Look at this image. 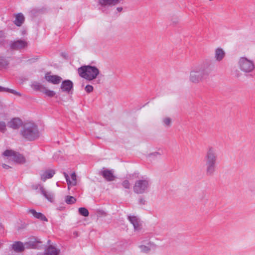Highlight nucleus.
<instances>
[{
  "mask_svg": "<svg viewBox=\"0 0 255 255\" xmlns=\"http://www.w3.org/2000/svg\"><path fill=\"white\" fill-rule=\"evenodd\" d=\"M7 64L8 62L5 59L0 58V68L5 67Z\"/></svg>",
  "mask_w": 255,
  "mask_h": 255,
  "instance_id": "32",
  "label": "nucleus"
},
{
  "mask_svg": "<svg viewBox=\"0 0 255 255\" xmlns=\"http://www.w3.org/2000/svg\"><path fill=\"white\" fill-rule=\"evenodd\" d=\"M122 186L127 189H129L131 187V184L128 180H124L122 183Z\"/></svg>",
  "mask_w": 255,
  "mask_h": 255,
  "instance_id": "31",
  "label": "nucleus"
},
{
  "mask_svg": "<svg viewBox=\"0 0 255 255\" xmlns=\"http://www.w3.org/2000/svg\"><path fill=\"white\" fill-rule=\"evenodd\" d=\"M207 76L208 73L202 65H195L190 71L189 81L192 84H198L202 82L205 77Z\"/></svg>",
  "mask_w": 255,
  "mask_h": 255,
  "instance_id": "1",
  "label": "nucleus"
},
{
  "mask_svg": "<svg viewBox=\"0 0 255 255\" xmlns=\"http://www.w3.org/2000/svg\"><path fill=\"white\" fill-rule=\"evenodd\" d=\"M55 174V171L54 170L49 169L46 170L41 173V179L45 182L47 179L52 178Z\"/></svg>",
  "mask_w": 255,
  "mask_h": 255,
  "instance_id": "21",
  "label": "nucleus"
},
{
  "mask_svg": "<svg viewBox=\"0 0 255 255\" xmlns=\"http://www.w3.org/2000/svg\"><path fill=\"white\" fill-rule=\"evenodd\" d=\"M37 255H47V254H46V252L45 251V253H39L38 254H37Z\"/></svg>",
  "mask_w": 255,
  "mask_h": 255,
  "instance_id": "42",
  "label": "nucleus"
},
{
  "mask_svg": "<svg viewBox=\"0 0 255 255\" xmlns=\"http://www.w3.org/2000/svg\"><path fill=\"white\" fill-rule=\"evenodd\" d=\"M160 155V154L158 152H155L151 153L150 154H149V157H151L152 156H156L157 155Z\"/></svg>",
  "mask_w": 255,
  "mask_h": 255,
  "instance_id": "37",
  "label": "nucleus"
},
{
  "mask_svg": "<svg viewBox=\"0 0 255 255\" xmlns=\"http://www.w3.org/2000/svg\"><path fill=\"white\" fill-rule=\"evenodd\" d=\"M154 246V244L149 242L147 244V245H140L138 246L141 252L143 253H148Z\"/></svg>",
  "mask_w": 255,
  "mask_h": 255,
  "instance_id": "25",
  "label": "nucleus"
},
{
  "mask_svg": "<svg viewBox=\"0 0 255 255\" xmlns=\"http://www.w3.org/2000/svg\"><path fill=\"white\" fill-rule=\"evenodd\" d=\"M150 186V179L148 177L142 176L135 181L133 190L136 194H143L148 191Z\"/></svg>",
  "mask_w": 255,
  "mask_h": 255,
  "instance_id": "3",
  "label": "nucleus"
},
{
  "mask_svg": "<svg viewBox=\"0 0 255 255\" xmlns=\"http://www.w3.org/2000/svg\"><path fill=\"white\" fill-rule=\"evenodd\" d=\"M121 0H98L100 8L103 11L107 8L114 6L121 2Z\"/></svg>",
  "mask_w": 255,
  "mask_h": 255,
  "instance_id": "8",
  "label": "nucleus"
},
{
  "mask_svg": "<svg viewBox=\"0 0 255 255\" xmlns=\"http://www.w3.org/2000/svg\"><path fill=\"white\" fill-rule=\"evenodd\" d=\"M73 88V83L69 80H66L62 82L61 88L63 92L69 93Z\"/></svg>",
  "mask_w": 255,
  "mask_h": 255,
  "instance_id": "19",
  "label": "nucleus"
},
{
  "mask_svg": "<svg viewBox=\"0 0 255 255\" xmlns=\"http://www.w3.org/2000/svg\"><path fill=\"white\" fill-rule=\"evenodd\" d=\"M218 154L215 147L208 146L205 155V161L217 163Z\"/></svg>",
  "mask_w": 255,
  "mask_h": 255,
  "instance_id": "7",
  "label": "nucleus"
},
{
  "mask_svg": "<svg viewBox=\"0 0 255 255\" xmlns=\"http://www.w3.org/2000/svg\"><path fill=\"white\" fill-rule=\"evenodd\" d=\"M8 127L13 129H17L22 126H23V123L22 121L18 118H13L8 123Z\"/></svg>",
  "mask_w": 255,
  "mask_h": 255,
  "instance_id": "14",
  "label": "nucleus"
},
{
  "mask_svg": "<svg viewBox=\"0 0 255 255\" xmlns=\"http://www.w3.org/2000/svg\"><path fill=\"white\" fill-rule=\"evenodd\" d=\"M145 200L143 198H140L138 200V203L140 205H144L145 204Z\"/></svg>",
  "mask_w": 255,
  "mask_h": 255,
  "instance_id": "36",
  "label": "nucleus"
},
{
  "mask_svg": "<svg viewBox=\"0 0 255 255\" xmlns=\"http://www.w3.org/2000/svg\"><path fill=\"white\" fill-rule=\"evenodd\" d=\"M41 242L36 238L31 239L28 242L24 243L25 249H36L38 248V244Z\"/></svg>",
  "mask_w": 255,
  "mask_h": 255,
  "instance_id": "18",
  "label": "nucleus"
},
{
  "mask_svg": "<svg viewBox=\"0 0 255 255\" xmlns=\"http://www.w3.org/2000/svg\"><path fill=\"white\" fill-rule=\"evenodd\" d=\"M41 92L49 97H52L55 95L53 91L48 90L44 87L41 89Z\"/></svg>",
  "mask_w": 255,
  "mask_h": 255,
  "instance_id": "26",
  "label": "nucleus"
},
{
  "mask_svg": "<svg viewBox=\"0 0 255 255\" xmlns=\"http://www.w3.org/2000/svg\"><path fill=\"white\" fill-rule=\"evenodd\" d=\"M11 248L15 253H21L25 249L24 244L20 241L14 242L11 245Z\"/></svg>",
  "mask_w": 255,
  "mask_h": 255,
  "instance_id": "15",
  "label": "nucleus"
},
{
  "mask_svg": "<svg viewBox=\"0 0 255 255\" xmlns=\"http://www.w3.org/2000/svg\"><path fill=\"white\" fill-rule=\"evenodd\" d=\"M217 163L205 161V172L208 176H213L216 171Z\"/></svg>",
  "mask_w": 255,
  "mask_h": 255,
  "instance_id": "9",
  "label": "nucleus"
},
{
  "mask_svg": "<svg viewBox=\"0 0 255 255\" xmlns=\"http://www.w3.org/2000/svg\"><path fill=\"white\" fill-rule=\"evenodd\" d=\"M101 175L108 181H112L115 180V176L113 174L112 170L103 168V170L101 172Z\"/></svg>",
  "mask_w": 255,
  "mask_h": 255,
  "instance_id": "12",
  "label": "nucleus"
},
{
  "mask_svg": "<svg viewBox=\"0 0 255 255\" xmlns=\"http://www.w3.org/2000/svg\"><path fill=\"white\" fill-rule=\"evenodd\" d=\"M6 92H9L10 93H12L15 95H17V96H21V95L20 93L16 91L15 90H13V89H8L7 88L6 89Z\"/></svg>",
  "mask_w": 255,
  "mask_h": 255,
  "instance_id": "34",
  "label": "nucleus"
},
{
  "mask_svg": "<svg viewBox=\"0 0 255 255\" xmlns=\"http://www.w3.org/2000/svg\"><path fill=\"white\" fill-rule=\"evenodd\" d=\"M21 134L24 138L29 140H33L39 136L37 126L32 122H28L23 124L21 130Z\"/></svg>",
  "mask_w": 255,
  "mask_h": 255,
  "instance_id": "2",
  "label": "nucleus"
},
{
  "mask_svg": "<svg viewBox=\"0 0 255 255\" xmlns=\"http://www.w3.org/2000/svg\"><path fill=\"white\" fill-rule=\"evenodd\" d=\"M172 120L169 117H165L162 120V123L164 127L169 128L171 125Z\"/></svg>",
  "mask_w": 255,
  "mask_h": 255,
  "instance_id": "27",
  "label": "nucleus"
},
{
  "mask_svg": "<svg viewBox=\"0 0 255 255\" xmlns=\"http://www.w3.org/2000/svg\"><path fill=\"white\" fill-rule=\"evenodd\" d=\"M40 193L49 202H52L54 199V194L50 191L46 190L43 186L40 187Z\"/></svg>",
  "mask_w": 255,
  "mask_h": 255,
  "instance_id": "13",
  "label": "nucleus"
},
{
  "mask_svg": "<svg viewBox=\"0 0 255 255\" xmlns=\"http://www.w3.org/2000/svg\"><path fill=\"white\" fill-rule=\"evenodd\" d=\"M64 176L68 184V188L69 189L70 186H74L77 184V177L75 173H72L71 175V180H70L69 176L65 173H63Z\"/></svg>",
  "mask_w": 255,
  "mask_h": 255,
  "instance_id": "11",
  "label": "nucleus"
},
{
  "mask_svg": "<svg viewBox=\"0 0 255 255\" xmlns=\"http://www.w3.org/2000/svg\"><path fill=\"white\" fill-rule=\"evenodd\" d=\"M128 219L133 226L134 229L135 231H139L140 230L141 223L138 218L136 216H128Z\"/></svg>",
  "mask_w": 255,
  "mask_h": 255,
  "instance_id": "17",
  "label": "nucleus"
},
{
  "mask_svg": "<svg viewBox=\"0 0 255 255\" xmlns=\"http://www.w3.org/2000/svg\"><path fill=\"white\" fill-rule=\"evenodd\" d=\"M28 213L32 214L36 219L43 221H47V219L43 214L40 212H37L34 209L28 210Z\"/></svg>",
  "mask_w": 255,
  "mask_h": 255,
  "instance_id": "22",
  "label": "nucleus"
},
{
  "mask_svg": "<svg viewBox=\"0 0 255 255\" xmlns=\"http://www.w3.org/2000/svg\"><path fill=\"white\" fill-rule=\"evenodd\" d=\"M241 75V73H240L239 72H238V73H237V74H236L235 76H236V77H237V78H239Z\"/></svg>",
  "mask_w": 255,
  "mask_h": 255,
  "instance_id": "41",
  "label": "nucleus"
},
{
  "mask_svg": "<svg viewBox=\"0 0 255 255\" xmlns=\"http://www.w3.org/2000/svg\"><path fill=\"white\" fill-rule=\"evenodd\" d=\"M79 213L80 215L84 216V217H88L89 216V211L88 210L84 207H81L79 208L78 209Z\"/></svg>",
  "mask_w": 255,
  "mask_h": 255,
  "instance_id": "29",
  "label": "nucleus"
},
{
  "mask_svg": "<svg viewBox=\"0 0 255 255\" xmlns=\"http://www.w3.org/2000/svg\"><path fill=\"white\" fill-rule=\"evenodd\" d=\"M85 89L87 93H89L93 91V87L91 85H88L86 86Z\"/></svg>",
  "mask_w": 255,
  "mask_h": 255,
  "instance_id": "35",
  "label": "nucleus"
},
{
  "mask_svg": "<svg viewBox=\"0 0 255 255\" xmlns=\"http://www.w3.org/2000/svg\"><path fill=\"white\" fill-rule=\"evenodd\" d=\"M6 130V124L4 122H0V131L5 132Z\"/></svg>",
  "mask_w": 255,
  "mask_h": 255,
  "instance_id": "33",
  "label": "nucleus"
},
{
  "mask_svg": "<svg viewBox=\"0 0 255 255\" xmlns=\"http://www.w3.org/2000/svg\"><path fill=\"white\" fill-rule=\"evenodd\" d=\"M226 52L222 48L218 47L215 50L214 58L217 62L221 61L225 57Z\"/></svg>",
  "mask_w": 255,
  "mask_h": 255,
  "instance_id": "16",
  "label": "nucleus"
},
{
  "mask_svg": "<svg viewBox=\"0 0 255 255\" xmlns=\"http://www.w3.org/2000/svg\"><path fill=\"white\" fill-rule=\"evenodd\" d=\"M2 167L3 168L6 169H8L10 168V167L9 165H7L6 164H2Z\"/></svg>",
  "mask_w": 255,
  "mask_h": 255,
  "instance_id": "38",
  "label": "nucleus"
},
{
  "mask_svg": "<svg viewBox=\"0 0 255 255\" xmlns=\"http://www.w3.org/2000/svg\"><path fill=\"white\" fill-rule=\"evenodd\" d=\"M65 201L68 204H72L76 202V199L73 196H67L66 197Z\"/></svg>",
  "mask_w": 255,
  "mask_h": 255,
  "instance_id": "30",
  "label": "nucleus"
},
{
  "mask_svg": "<svg viewBox=\"0 0 255 255\" xmlns=\"http://www.w3.org/2000/svg\"><path fill=\"white\" fill-rule=\"evenodd\" d=\"M15 19L14 21V24L17 26H20L24 21V16L21 13H18L15 16Z\"/></svg>",
  "mask_w": 255,
  "mask_h": 255,
  "instance_id": "23",
  "label": "nucleus"
},
{
  "mask_svg": "<svg viewBox=\"0 0 255 255\" xmlns=\"http://www.w3.org/2000/svg\"><path fill=\"white\" fill-rule=\"evenodd\" d=\"M45 252L47 255H58L60 250L54 246L50 245L45 249Z\"/></svg>",
  "mask_w": 255,
  "mask_h": 255,
  "instance_id": "24",
  "label": "nucleus"
},
{
  "mask_svg": "<svg viewBox=\"0 0 255 255\" xmlns=\"http://www.w3.org/2000/svg\"><path fill=\"white\" fill-rule=\"evenodd\" d=\"M27 42L23 40H18L10 44V48L14 50H19L27 46Z\"/></svg>",
  "mask_w": 255,
  "mask_h": 255,
  "instance_id": "10",
  "label": "nucleus"
},
{
  "mask_svg": "<svg viewBox=\"0 0 255 255\" xmlns=\"http://www.w3.org/2000/svg\"><path fill=\"white\" fill-rule=\"evenodd\" d=\"M7 88L0 86V92H6Z\"/></svg>",
  "mask_w": 255,
  "mask_h": 255,
  "instance_id": "39",
  "label": "nucleus"
},
{
  "mask_svg": "<svg viewBox=\"0 0 255 255\" xmlns=\"http://www.w3.org/2000/svg\"><path fill=\"white\" fill-rule=\"evenodd\" d=\"M32 88L37 91H39L41 92V89L44 88V87L40 84L39 83L34 82L31 85Z\"/></svg>",
  "mask_w": 255,
  "mask_h": 255,
  "instance_id": "28",
  "label": "nucleus"
},
{
  "mask_svg": "<svg viewBox=\"0 0 255 255\" xmlns=\"http://www.w3.org/2000/svg\"><path fill=\"white\" fill-rule=\"evenodd\" d=\"M79 75L89 81L96 79L99 74V69L95 67L90 65L83 66L78 68Z\"/></svg>",
  "mask_w": 255,
  "mask_h": 255,
  "instance_id": "4",
  "label": "nucleus"
},
{
  "mask_svg": "<svg viewBox=\"0 0 255 255\" xmlns=\"http://www.w3.org/2000/svg\"><path fill=\"white\" fill-rule=\"evenodd\" d=\"M123 10V7H118L117 8H116V10L118 12H121Z\"/></svg>",
  "mask_w": 255,
  "mask_h": 255,
  "instance_id": "40",
  "label": "nucleus"
},
{
  "mask_svg": "<svg viewBox=\"0 0 255 255\" xmlns=\"http://www.w3.org/2000/svg\"><path fill=\"white\" fill-rule=\"evenodd\" d=\"M239 69L245 74L252 72L255 69L254 61L246 57H241L237 62Z\"/></svg>",
  "mask_w": 255,
  "mask_h": 255,
  "instance_id": "5",
  "label": "nucleus"
},
{
  "mask_svg": "<svg viewBox=\"0 0 255 255\" xmlns=\"http://www.w3.org/2000/svg\"><path fill=\"white\" fill-rule=\"evenodd\" d=\"M45 79L49 82H50L53 84H59L62 78L57 75H50L46 74L45 76Z\"/></svg>",
  "mask_w": 255,
  "mask_h": 255,
  "instance_id": "20",
  "label": "nucleus"
},
{
  "mask_svg": "<svg viewBox=\"0 0 255 255\" xmlns=\"http://www.w3.org/2000/svg\"><path fill=\"white\" fill-rule=\"evenodd\" d=\"M2 155L7 157L9 160L16 163L23 164L25 162V159L22 154L11 150H6L3 152Z\"/></svg>",
  "mask_w": 255,
  "mask_h": 255,
  "instance_id": "6",
  "label": "nucleus"
}]
</instances>
